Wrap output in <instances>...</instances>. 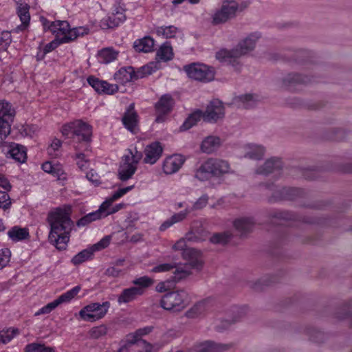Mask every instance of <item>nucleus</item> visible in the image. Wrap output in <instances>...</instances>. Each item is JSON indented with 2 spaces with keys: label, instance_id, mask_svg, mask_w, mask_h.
I'll use <instances>...</instances> for the list:
<instances>
[{
  "label": "nucleus",
  "instance_id": "26",
  "mask_svg": "<svg viewBox=\"0 0 352 352\" xmlns=\"http://www.w3.org/2000/svg\"><path fill=\"white\" fill-rule=\"evenodd\" d=\"M154 45V39L149 36H146L142 38L137 39L133 43V48L138 52L148 53L153 51Z\"/></svg>",
  "mask_w": 352,
  "mask_h": 352
},
{
  "label": "nucleus",
  "instance_id": "51",
  "mask_svg": "<svg viewBox=\"0 0 352 352\" xmlns=\"http://www.w3.org/2000/svg\"><path fill=\"white\" fill-rule=\"evenodd\" d=\"M133 284L138 285L139 288L143 290L152 285L154 283L153 280L147 276H141L133 280Z\"/></svg>",
  "mask_w": 352,
  "mask_h": 352
},
{
  "label": "nucleus",
  "instance_id": "27",
  "mask_svg": "<svg viewBox=\"0 0 352 352\" xmlns=\"http://www.w3.org/2000/svg\"><path fill=\"white\" fill-rule=\"evenodd\" d=\"M126 20L125 14L118 13V16L111 14L100 21V25L102 29H109L118 27Z\"/></svg>",
  "mask_w": 352,
  "mask_h": 352
},
{
  "label": "nucleus",
  "instance_id": "60",
  "mask_svg": "<svg viewBox=\"0 0 352 352\" xmlns=\"http://www.w3.org/2000/svg\"><path fill=\"white\" fill-rule=\"evenodd\" d=\"M191 212V210L188 208H186L184 211H181L180 212L174 214L170 219L172 220L173 223H176L180 222L186 219L187 215Z\"/></svg>",
  "mask_w": 352,
  "mask_h": 352
},
{
  "label": "nucleus",
  "instance_id": "18",
  "mask_svg": "<svg viewBox=\"0 0 352 352\" xmlns=\"http://www.w3.org/2000/svg\"><path fill=\"white\" fill-rule=\"evenodd\" d=\"M182 256L184 259L188 261L185 265H189V267L192 269L200 270L202 268L203 262L201 254L197 250L191 248L185 249L184 251L182 252Z\"/></svg>",
  "mask_w": 352,
  "mask_h": 352
},
{
  "label": "nucleus",
  "instance_id": "48",
  "mask_svg": "<svg viewBox=\"0 0 352 352\" xmlns=\"http://www.w3.org/2000/svg\"><path fill=\"white\" fill-rule=\"evenodd\" d=\"M80 287L79 286H76L72 289L67 291V292L60 295L57 299L59 302V304H62L63 302H69L72 298H74L79 292Z\"/></svg>",
  "mask_w": 352,
  "mask_h": 352
},
{
  "label": "nucleus",
  "instance_id": "47",
  "mask_svg": "<svg viewBox=\"0 0 352 352\" xmlns=\"http://www.w3.org/2000/svg\"><path fill=\"white\" fill-rule=\"evenodd\" d=\"M19 333L17 329H7L0 331V343L9 342L16 335Z\"/></svg>",
  "mask_w": 352,
  "mask_h": 352
},
{
  "label": "nucleus",
  "instance_id": "3",
  "mask_svg": "<svg viewBox=\"0 0 352 352\" xmlns=\"http://www.w3.org/2000/svg\"><path fill=\"white\" fill-rule=\"evenodd\" d=\"M249 6L247 1L237 2L234 0H223L221 7L212 16V24L219 25L234 19L237 14L243 12Z\"/></svg>",
  "mask_w": 352,
  "mask_h": 352
},
{
  "label": "nucleus",
  "instance_id": "25",
  "mask_svg": "<svg viewBox=\"0 0 352 352\" xmlns=\"http://www.w3.org/2000/svg\"><path fill=\"white\" fill-rule=\"evenodd\" d=\"M221 144V139L217 136L210 135L206 137L201 144V150L203 153L211 154L217 151Z\"/></svg>",
  "mask_w": 352,
  "mask_h": 352
},
{
  "label": "nucleus",
  "instance_id": "20",
  "mask_svg": "<svg viewBox=\"0 0 352 352\" xmlns=\"http://www.w3.org/2000/svg\"><path fill=\"white\" fill-rule=\"evenodd\" d=\"M311 82V78L297 73L289 74L283 78V85L291 90L294 89L298 85H307Z\"/></svg>",
  "mask_w": 352,
  "mask_h": 352
},
{
  "label": "nucleus",
  "instance_id": "45",
  "mask_svg": "<svg viewBox=\"0 0 352 352\" xmlns=\"http://www.w3.org/2000/svg\"><path fill=\"white\" fill-rule=\"evenodd\" d=\"M206 309V302L201 301L195 304L189 311H187L188 317L194 318L203 314Z\"/></svg>",
  "mask_w": 352,
  "mask_h": 352
},
{
  "label": "nucleus",
  "instance_id": "46",
  "mask_svg": "<svg viewBox=\"0 0 352 352\" xmlns=\"http://www.w3.org/2000/svg\"><path fill=\"white\" fill-rule=\"evenodd\" d=\"M26 352H54V349L52 347L45 346L44 344L39 343L28 344L25 346Z\"/></svg>",
  "mask_w": 352,
  "mask_h": 352
},
{
  "label": "nucleus",
  "instance_id": "55",
  "mask_svg": "<svg viewBox=\"0 0 352 352\" xmlns=\"http://www.w3.org/2000/svg\"><path fill=\"white\" fill-rule=\"evenodd\" d=\"M12 42L11 34L8 31H3L0 34V47L6 49Z\"/></svg>",
  "mask_w": 352,
  "mask_h": 352
},
{
  "label": "nucleus",
  "instance_id": "15",
  "mask_svg": "<svg viewBox=\"0 0 352 352\" xmlns=\"http://www.w3.org/2000/svg\"><path fill=\"white\" fill-rule=\"evenodd\" d=\"M283 168V162L280 158L272 157L265 161L264 164L256 169V173L267 175L270 173H274L276 175H280V170Z\"/></svg>",
  "mask_w": 352,
  "mask_h": 352
},
{
  "label": "nucleus",
  "instance_id": "44",
  "mask_svg": "<svg viewBox=\"0 0 352 352\" xmlns=\"http://www.w3.org/2000/svg\"><path fill=\"white\" fill-rule=\"evenodd\" d=\"M232 236L230 232L215 233L210 237V241L214 244L225 245L228 243Z\"/></svg>",
  "mask_w": 352,
  "mask_h": 352
},
{
  "label": "nucleus",
  "instance_id": "54",
  "mask_svg": "<svg viewBox=\"0 0 352 352\" xmlns=\"http://www.w3.org/2000/svg\"><path fill=\"white\" fill-rule=\"evenodd\" d=\"M87 82L98 93H101V90L104 88L103 85L105 84V81L100 80L94 76H89L87 78Z\"/></svg>",
  "mask_w": 352,
  "mask_h": 352
},
{
  "label": "nucleus",
  "instance_id": "31",
  "mask_svg": "<svg viewBox=\"0 0 352 352\" xmlns=\"http://www.w3.org/2000/svg\"><path fill=\"white\" fill-rule=\"evenodd\" d=\"M265 148L261 145L249 144L246 147L244 157L254 160H261L265 154Z\"/></svg>",
  "mask_w": 352,
  "mask_h": 352
},
{
  "label": "nucleus",
  "instance_id": "42",
  "mask_svg": "<svg viewBox=\"0 0 352 352\" xmlns=\"http://www.w3.org/2000/svg\"><path fill=\"white\" fill-rule=\"evenodd\" d=\"M174 268H175V270L173 272L174 276L173 279L175 282H178L191 274L190 270L192 268L189 267V265L184 264L178 267L175 266Z\"/></svg>",
  "mask_w": 352,
  "mask_h": 352
},
{
  "label": "nucleus",
  "instance_id": "8",
  "mask_svg": "<svg viewBox=\"0 0 352 352\" xmlns=\"http://www.w3.org/2000/svg\"><path fill=\"white\" fill-rule=\"evenodd\" d=\"M110 302L105 301L102 304L92 302L85 306L80 311V317L85 321L95 322L102 319L107 313Z\"/></svg>",
  "mask_w": 352,
  "mask_h": 352
},
{
  "label": "nucleus",
  "instance_id": "38",
  "mask_svg": "<svg viewBox=\"0 0 352 352\" xmlns=\"http://www.w3.org/2000/svg\"><path fill=\"white\" fill-rule=\"evenodd\" d=\"M234 102L239 107L250 109L256 104V99L252 94H245L235 98Z\"/></svg>",
  "mask_w": 352,
  "mask_h": 352
},
{
  "label": "nucleus",
  "instance_id": "17",
  "mask_svg": "<svg viewBox=\"0 0 352 352\" xmlns=\"http://www.w3.org/2000/svg\"><path fill=\"white\" fill-rule=\"evenodd\" d=\"M273 217L280 221H296L298 220L305 223H322L321 219L319 218H314L309 217H298L296 214L289 211H280L276 212L273 214Z\"/></svg>",
  "mask_w": 352,
  "mask_h": 352
},
{
  "label": "nucleus",
  "instance_id": "53",
  "mask_svg": "<svg viewBox=\"0 0 352 352\" xmlns=\"http://www.w3.org/2000/svg\"><path fill=\"white\" fill-rule=\"evenodd\" d=\"M107 333V328L105 325H100L98 327H96L92 328L90 330V336L92 338H99Z\"/></svg>",
  "mask_w": 352,
  "mask_h": 352
},
{
  "label": "nucleus",
  "instance_id": "28",
  "mask_svg": "<svg viewBox=\"0 0 352 352\" xmlns=\"http://www.w3.org/2000/svg\"><path fill=\"white\" fill-rule=\"evenodd\" d=\"M114 78L124 84L136 79V72L133 67H128L121 68L114 74Z\"/></svg>",
  "mask_w": 352,
  "mask_h": 352
},
{
  "label": "nucleus",
  "instance_id": "34",
  "mask_svg": "<svg viewBox=\"0 0 352 352\" xmlns=\"http://www.w3.org/2000/svg\"><path fill=\"white\" fill-rule=\"evenodd\" d=\"M8 235L9 238L14 242L28 239L30 236L28 229L25 228H22L19 226L12 227L8 232Z\"/></svg>",
  "mask_w": 352,
  "mask_h": 352
},
{
  "label": "nucleus",
  "instance_id": "29",
  "mask_svg": "<svg viewBox=\"0 0 352 352\" xmlns=\"http://www.w3.org/2000/svg\"><path fill=\"white\" fill-rule=\"evenodd\" d=\"M143 294L142 288L131 287L124 289L118 298L119 303H126L133 300L138 296Z\"/></svg>",
  "mask_w": 352,
  "mask_h": 352
},
{
  "label": "nucleus",
  "instance_id": "62",
  "mask_svg": "<svg viewBox=\"0 0 352 352\" xmlns=\"http://www.w3.org/2000/svg\"><path fill=\"white\" fill-rule=\"evenodd\" d=\"M10 205L11 202L8 194L6 192L0 191V208L8 209Z\"/></svg>",
  "mask_w": 352,
  "mask_h": 352
},
{
  "label": "nucleus",
  "instance_id": "37",
  "mask_svg": "<svg viewBox=\"0 0 352 352\" xmlns=\"http://www.w3.org/2000/svg\"><path fill=\"white\" fill-rule=\"evenodd\" d=\"M94 252L95 251L91 247L87 249H85L75 255L72 258L71 262L74 265H78L87 261L91 259Z\"/></svg>",
  "mask_w": 352,
  "mask_h": 352
},
{
  "label": "nucleus",
  "instance_id": "9",
  "mask_svg": "<svg viewBox=\"0 0 352 352\" xmlns=\"http://www.w3.org/2000/svg\"><path fill=\"white\" fill-rule=\"evenodd\" d=\"M184 70L189 78L204 82L212 81L214 78V69L204 64L194 63L185 65Z\"/></svg>",
  "mask_w": 352,
  "mask_h": 352
},
{
  "label": "nucleus",
  "instance_id": "43",
  "mask_svg": "<svg viewBox=\"0 0 352 352\" xmlns=\"http://www.w3.org/2000/svg\"><path fill=\"white\" fill-rule=\"evenodd\" d=\"M177 32L178 28L174 25L161 26L156 28L157 34L166 38L175 37Z\"/></svg>",
  "mask_w": 352,
  "mask_h": 352
},
{
  "label": "nucleus",
  "instance_id": "12",
  "mask_svg": "<svg viewBox=\"0 0 352 352\" xmlns=\"http://www.w3.org/2000/svg\"><path fill=\"white\" fill-rule=\"evenodd\" d=\"M203 119L208 122H216L225 116V109L221 101L214 99L208 104L206 109L202 112Z\"/></svg>",
  "mask_w": 352,
  "mask_h": 352
},
{
  "label": "nucleus",
  "instance_id": "22",
  "mask_svg": "<svg viewBox=\"0 0 352 352\" xmlns=\"http://www.w3.org/2000/svg\"><path fill=\"white\" fill-rule=\"evenodd\" d=\"M233 226L241 236H245L254 230L256 222L251 217H241L234 220Z\"/></svg>",
  "mask_w": 352,
  "mask_h": 352
},
{
  "label": "nucleus",
  "instance_id": "63",
  "mask_svg": "<svg viewBox=\"0 0 352 352\" xmlns=\"http://www.w3.org/2000/svg\"><path fill=\"white\" fill-rule=\"evenodd\" d=\"M126 8L124 3L121 0H117L113 5L112 14L118 16V13L125 14Z\"/></svg>",
  "mask_w": 352,
  "mask_h": 352
},
{
  "label": "nucleus",
  "instance_id": "10",
  "mask_svg": "<svg viewBox=\"0 0 352 352\" xmlns=\"http://www.w3.org/2000/svg\"><path fill=\"white\" fill-rule=\"evenodd\" d=\"M14 115L11 104L5 100L0 101V141L6 139L10 133V123Z\"/></svg>",
  "mask_w": 352,
  "mask_h": 352
},
{
  "label": "nucleus",
  "instance_id": "30",
  "mask_svg": "<svg viewBox=\"0 0 352 352\" xmlns=\"http://www.w3.org/2000/svg\"><path fill=\"white\" fill-rule=\"evenodd\" d=\"M30 6L27 3H20L17 7V14L21 21V25L16 28L17 30H23L29 25L30 15L29 12Z\"/></svg>",
  "mask_w": 352,
  "mask_h": 352
},
{
  "label": "nucleus",
  "instance_id": "56",
  "mask_svg": "<svg viewBox=\"0 0 352 352\" xmlns=\"http://www.w3.org/2000/svg\"><path fill=\"white\" fill-rule=\"evenodd\" d=\"M11 252L9 249H3L0 250V270L7 265L10 261Z\"/></svg>",
  "mask_w": 352,
  "mask_h": 352
},
{
  "label": "nucleus",
  "instance_id": "57",
  "mask_svg": "<svg viewBox=\"0 0 352 352\" xmlns=\"http://www.w3.org/2000/svg\"><path fill=\"white\" fill-rule=\"evenodd\" d=\"M308 333L309 334L310 339L315 342H322L325 337L323 332L315 329H311Z\"/></svg>",
  "mask_w": 352,
  "mask_h": 352
},
{
  "label": "nucleus",
  "instance_id": "49",
  "mask_svg": "<svg viewBox=\"0 0 352 352\" xmlns=\"http://www.w3.org/2000/svg\"><path fill=\"white\" fill-rule=\"evenodd\" d=\"M42 169L54 176L60 177L63 173V170L58 166H54L50 162H45L42 164Z\"/></svg>",
  "mask_w": 352,
  "mask_h": 352
},
{
  "label": "nucleus",
  "instance_id": "35",
  "mask_svg": "<svg viewBox=\"0 0 352 352\" xmlns=\"http://www.w3.org/2000/svg\"><path fill=\"white\" fill-rule=\"evenodd\" d=\"M160 68V63L158 61L150 62L147 65L140 67L136 72V79L144 78L152 74Z\"/></svg>",
  "mask_w": 352,
  "mask_h": 352
},
{
  "label": "nucleus",
  "instance_id": "14",
  "mask_svg": "<svg viewBox=\"0 0 352 352\" xmlns=\"http://www.w3.org/2000/svg\"><path fill=\"white\" fill-rule=\"evenodd\" d=\"M153 346L142 339H128L118 352H151Z\"/></svg>",
  "mask_w": 352,
  "mask_h": 352
},
{
  "label": "nucleus",
  "instance_id": "50",
  "mask_svg": "<svg viewBox=\"0 0 352 352\" xmlns=\"http://www.w3.org/2000/svg\"><path fill=\"white\" fill-rule=\"evenodd\" d=\"M210 345V352H225L230 350L232 347V344L216 343L212 341H207Z\"/></svg>",
  "mask_w": 352,
  "mask_h": 352
},
{
  "label": "nucleus",
  "instance_id": "61",
  "mask_svg": "<svg viewBox=\"0 0 352 352\" xmlns=\"http://www.w3.org/2000/svg\"><path fill=\"white\" fill-rule=\"evenodd\" d=\"M208 201V196L207 195H203L200 197L194 204L192 210H200L204 208Z\"/></svg>",
  "mask_w": 352,
  "mask_h": 352
},
{
  "label": "nucleus",
  "instance_id": "41",
  "mask_svg": "<svg viewBox=\"0 0 352 352\" xmlns=\"http://www.w3.org/2000/svg\"><path fill=\"white\" fill-rule=\"evenodd\" d=\"M203 118V114L201 111H196L192 114H190L188 118L185 120V122L183 123V124L181 126V130L186 131L191 127H192L194 125H195L198 121L201 120V118Z\"/></svg>",
  "mask_w": 352,
  "mask_h": 352
},
{
  "label": "nucleus",
  "instance_id": "21",
  "mask_svg": "<svg viewBox=\"0 0 352 352\" xmlns=\"http://www.w3.org/2000/svg\"><path fill=\"white\" fill-rule=\"evenodd\" d=\"M163 148L160 142H155L148 145L144 150V161L146 164H155L162 155Z\"/></svg>",
  "mask_w": 352,
  "mask_h": 352
},
{
  "label": "nucleus",
  "instance_id": "19",
  "mask_svg": "<svg viewBox=\"0 0 352 352\" xmlns=\"http://www.w3.org/2000/svg\"><path fill=\"white\" fill-rule=\"evenodd\" d=\"M185 162L182 155H174L167 157L164 162L163 170L167 175L177 172Z\"/></svg>",
  "mask_w": 352,
  "mask_h": 352
},
{
  "label": "nucleus",
  "instance_id": "39",
  "mask_svg": "<svg viewBox=\"0 0 352 352\" xmlns=\"http://www.w3.org/2000/svg\"><path fill=\"white\" fill-rule=\"evenodd\" d=\"M335 317L340 320L349 319L352 326V301L344 304L336 313Z\"/></svg>",
  "mask_w": 352,
  "mask_h": 352
},
{
  "label": "nucleus",
  "instance_id": "52",
  "mask_svg": "<svg viewBox=\"0 0 352 352\" xmlns=\"http://www.w3.org/2000/svg\"><path fill=\"white\" fill-rule=\"evenodd\" d=\"M62 40H63V36L57 37L50 43H47L43 49V56L55 50L60 44L67 43V42L63 41Z\"/></svg>",
  "mask_w": 352,
  "mask_h": 352
},
{
  "label": "nucleus",
  "instance_id": "58",
  "mask_svg": "<svg viewBox=\"0 0 352 352\" xmlns=\"http://www.w3.org/2000/svg\"><path fill=\"white\" fill-rule=\"evenodd\" d=\"M59 305H60L59 302L57 300V299H56V300H53L52 302L48 303L47 305L44 306L41 309H40L38 310V311L36 313V315L50 313L53 309H54Z\"/></svg>",
  "mask_w": 352,
  "mask_h": 352
},
{
  "label": "nucleus",
  "instance_id": "7",
  "mask_svg": "<svg viewBox=\"0 0 352 352\" xmlns=\"http://www.w3.org/2000/svg\"><path fill=\"white\" fill-rule=\"evenodd\" d=\"M188 304V295L184 290L168 292L160 300V305L163 309L174 312L183 310Z\"/></svg>",
  "mask_w": 352,
  "mask_h": 352
},
{
  "label": "nucleus",
  "instance_id": "13",
  "mask_svg": "<svg viewBox=\"0 0 352 352\" xmlns=\"http://www.w3.org/2000/svg\"><path fill=\"white\" fill-rule=\"evenodd\" d=\"M173 104L174 100L171 96L163 95L155 105L157 115L155 122L157 123L164 122L166 116L171 111Z\"/></svg>",
  "mask_w": 352,
  "mask_h": 352
},
{
  "label": "nucleus",
  "instance_id": "59",
  "mask_svg": "<svg viewBox=\"0 0 352 352\" xmlns=\"http://www.w3.org/2000/svg\"><path fill=\"white\" fill-rule=\"evenodd\" d=\"M210 345L208 342H204L199 344L195 345L192 347L188 349L186 352H210Z\"/></svg>",
  "mask_w": 352,
  "mask_h": 352
},
{
  "label": "nucleus",
  "instance_id": "33",
  "mask_svg": "<svg viewBox=\"0 0 352 352\" xmlns=\"http://www.w3.org/2000/svg\"><path fill=\"white\" fill-rule=\"evenodd\" d=\"M118 52L113 48H104L98 52V60L100 63L108 64L117 58Z\"/></svg>",
  "mask_w": 352,
  "mask_h": 352
},
{
  "label": "nucleus",
  "instance_id": "64",
  "mask_svg": "<svg viewBox=\"0 0 352 352\" xmlns=\"http://www.w3.org/2000/svg\"><path fill=\"white\" fill-rule=\"evenodd\" d=\"M103 87L104 88H102V90H101V93L107 94H113L118 90V87L117 85L109 84L106 81Z\"/></svg>",
  "mask_w": 352,
  "mask_h": 352
},
{
  "label": "nucleus",
  "instance_id": "5",
  "mask_svg": "<svg viewBox=\"0 0 352 352\" xmlns=\"http://www.w3.org/2000/svg\"><path fill=\"white\" fill-rule=\"evenodd\" d=\"M228 162L215 158H210L197 169L195 177L200 181L208 180L212 176H220L229 172Z\"/></svg>",
  "mask_w": 352,
  "mask_h": 352
},
{
  "label": "nucleus",
  "instance_id": "11",
  "mask_svg": "<svg viewBox=\"0 0 352 352\" xmlns=\"http://www.w3.org/2000/svg\"><path fill=\"white\" fill-rule=\"evenodd\" d=\"M133 188V186H129L125 188H120L118 190L115 192L110 197L106 199L98 210H97L95 212H90L88 214L89 218L91 219V221L98 220L101 219L102 217H106L109 215V213L107 212V210L108 208L111 205V204L117 200L118 199L122 197L124 195L127 193L129 191L132 190Z\"/></svg>",
  "mask_w": 352,
  "mask_h": 352
},
{
  "label": "nucleus",
  "instance_id": "36",
  "mask_svg": "<svg viewBox=\"0 0 352 352\" xmlns=\"http://www.w3.org/2000/svg\"><path fill=\"white\" fill-rule=\"evenodd\" d=\"M88 32L89 28L85 27H78L73 29H70L69 27V30L67 31L66 35H63V40L62 41L69 43L80 36L87 34Z\"/></svg>",
  "mask_w": 352,
  "mask_h": 352
},
{
  "label": "nucleus",
  "instance_id": "4",
  "mask_svg": "<svg viewBox=\"0 0 352 352\" xmlns=\"http://www.w3.org/2000/svg\"><path fill=\"white\" fill-rule=\"evenodd\" d=\"M63 136L73 140L74 142L85 143L87 146L91 142L92 128L80 120L66 124L62 126Z\"/></svg>",
  "mask_w": 352,
  "mask_h": 352
},
{
  "label": "nucleus",
  "instance_id": "16",
  "mask_svg": "<svg viewBox=\"0 0 352 352\" xmlns=\"http://www.w3.org/2000/svg\"><path fill=\"white\" fill-rule=\"evenodd\" d=\"M122 121L126 129L133 133H137L138 131V115L135 111V106L133 103L130 104L128 107Z\"/></svg>",
  "mask_w": 352,
  "mask_h": 352
},
{
  "label": "nucleus",
  "instance_id": "40",
  "mask_svg": "<svg viewBox=\"0 0 352 352\" xmlns=\"http://www.w3.org/2000/svg\"><path fill=\"white\" fill-rule=\"evenodd\" d=\"M157 56L160 60H164L165 62L173 59V48L168 42L164 43L160 47V49L157 52Z\"/></svg>",
  "mask_w": 352,
  "mask_h": 352
},
{
  "label": "nucleus",
  "instance_id": "23",
  "mask_svg": "<svg viewBox=\"0 0 352 352\" xmlns=\"http://www.w3.org/2000/svg\"><path fill=\"white\" fill-rule=\"evenodd\" d=\"M304 195L303 190L297 188L283 187L278 192H276L273 197L275 200L280 199H295L301 197Z\"/></svg>",
  "mask_w": 352,
  "mask_h": 352
},
{
  "label": "nucleus",
  "instance_id": "6",
  "mask_svg": "<svg viewBox=\"0 0 352 352\" xmlns=\"http://www.w3.org/2000/svg\"><path fill=\"white\" fill-rule=\"evenodd\" d=\"M142 156V153L138 151L136 148L127 151V153L122 157L118 170V177L120 180L125 182L133 177L137 170L138 164Z\"/></svg>",
  "mask_w": 352,
  "mask_h": 352
},
{
  "label": "nucleus",
  "instance_id": "24",
  "mask_svg": "<svg viewBox=\"0 0 352 352\" xmlns=\"http://www.w3.org/2000/svg\"><path fill=\"white\" fill-rule=\"evenodd\" d=\"M8 155H10L16 162L19 163H24L27 159V149L26 148L16 143H12L10 145V149L8 151Z\"/></svg>",
  "mask_w": 352,
  "mask_h": 352
},
{
  "label": "nucleus",
  "instance_id": "32",
  "mask_svg": "<svg viewBox=\"0 0 352 352\" xmlns=\"http://www.w3.org/2000/svg\"><path fill=\"white\" fill-rule=\"evenodd\" d=\"M48 28L55 34L56 38L62 37L69 30V23L66 21H55L51 23Z\"/></svg>",
  "mask_w": 352,
  "mask_h": 352
},
{
  "label": "nucleus",
  "instance_id": "1",
  "mask_svg": "<svg viewBox=\"0 0 352 352\" xmlns=\"http://www.w3.org/2000/svg\"><path fill=\"white\" fill-rule=\"evenodd\" d=\"M47 220L51 228L48 237L50 242L59 250H65L73 227L68 211L56 208L49 214Z\"/></svg>",
  "mask_w": 352,
  "mask_h": 352
},
{
  "label": "nucleus",
  "instance_id": "2",
  "mask_svg": "<svg viewBox=\"0 0 352 352\" xmlns=\"http://www.w3.org/2000/svg\"><path fill=\"white\" fill-rule=\"evenodd\" d=\"M259 38L260 34L257 33L251 34L234 48L230 50H221L217 52L216 58L222 63L231 65L236 70H239L241 68L240 57L253 50Z\"/></svg>",
  "mask_w": 352,
  "mask_h": 352
}]
</instances>
